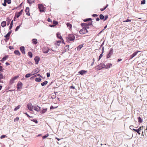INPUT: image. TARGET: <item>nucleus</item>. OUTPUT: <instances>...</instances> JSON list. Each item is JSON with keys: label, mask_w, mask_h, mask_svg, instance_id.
I'll return each instance as SVG.
<instances>
[{"label": "nucleus", "mask_w": 147, "mask_h": 147, "mask_svg": "<svg viewBox=\"0 0 147 147\" xmlns=\"http://www.w3.org/2000/svg\"><path fill=\"white\" fill-rule=\"evenodd\" d=\"M112 66V64L111 63H108L106 65L102 63L100 64V65L97 66V69L99 70L102 68H105L106 69H108L111 67Z\"/></svg>", "instance_id": "f257e3e1"}, {"label": "nucleus", "mask_w": 147, "mask_h": 147, "mask_svg": "<svg viewBox=\"0 0 147 147\" xmlns=\"http://www.w3.org/2000/svg\"><path fill=\"white\" fill-rule=\"evenodd\" d=\"M75 38L74 36L72 34H69L68 36L66 37L67 41L68 42L74 40Z\"/></svg>", "instance_id": "f03ea898"}, {"label": "nucleus", "mask_w": 147, "mask_h": 147, "mask_svg": "<svg viewBox=\"0 0 147 147\" xmlns=\"http://www.w3.org/2000/svg\"><path fill=\"white\" fill-rule=\"evenodd\" d=\"M88 32V30L86 29V28L83 27L80 31V33L81 34H83L87 33Z\"/></svg>", "instance_id": "7ed1b4c3"}, {"label": "nucleus", "mask_w": 147, "mask_h": 147, "mask_svg": "<svg viewBox=\"0 0 147 147\" xmlns=\"http://www.w3.org/2000/svg\"><path fill=\"white\" fill-rule=\"evenodd\" d=\"M38 8L39 9V11L40 12H44V7L41 4H39Z\"/></svg>", "instance_id": "20e7f679"}, {"label": "nucleus", "mask_w": 147, "mask_h": 147, "mask_svg": "<svg viewBox=\"0 0 147 147\" xmlns=\"http://www.w3.org/2000/svg\"><path fill=\"white\" fill-rule=\"evenodd\" d=\"M19 77V76H15L14 77L12 78L9 81V83L10 84H12L15 81V80L18 78Z\"/></svg>", "instance_id": "39448f33"}, {"label": "nucleus", "mask_w": 147, "mask_h": 147, "mask_svg": "<svg viewBox=\"0 0 147 147\" xmlns=\"http://www.w3.org/2000/svg\"><path fill=\"white\" fill-rule=\"evenodd\" d=\"M40 107L38 105H33V109H34L37 111H39L40 110Z\"/></svg>", "instance_id": "423d86ee"}, {"label": "nucleus", "mask_w": 147, "mask_h": 147, "mask_svg": "<svg viewBox=\"0 0 147 147\" xmlns=\"http://www.w3.org/2000/svg\"><path fill=\"white\" fill-rule=\"evenodd\" d=\"M50 49L49 48L47 47H45L43 48L42 51L43 52L45 53H48Z\"/></svg>", "instance_id": "0eeeda50"}, {"label": "nucleus", "mask_w": 147, "mask_h": 147, "mask_svg": "<svg viewBox=\"0 0 147 147\" xmlns=\"http://www.w3.org/2000/svg\"><path fill=\"white\" fill-rule=\"evenodd\" d=\"M33 106L31 104H28L27 105L28 109L31 111H33Z\"/></svg>", "instance_id": "6e6552de"}, {"label": "nucleus", "mask_w": 147, "mask_h": 147, "mask_svg": "<svg viewBox=\"0 0 147 147\" xmlns=\"http://www.w3.org/2000/svg\"><path fill=\"white\" fill-rule=\"evenodd\" d=\"M20 50L21 51L22 53L23 54H25V48L24 46H21L20 47Z\"/></svg>", "instance_id": "1a4fd4ad"}, {"label": "nucleus", "mask_w": 147, "mask_h": 147, "mask_svg": "<svg viewBox=\"0 0 147 147\" xmlns=\"http://www.w3.org/2000/svg\"><path fill=\"white\" fill-rule=\"evenodd\" d=\"M17 88L20 89L22 86V84L20 82H19L17 85Z\"/></svg>", "instance_id": "9d476101"}, {"label": "nucleus", "mask_w": 147, "mask_h": 147, "mask_svg": "<svg viewBox=\"0 0 147 147\" xmlns=\"http://www.w3.org/2000/svg\"><path fill=\"white\" fill-rule=\"evenodd\" d=\"M113 53V50L112 49H110L109 54L107 56V58H109L111 56L112 54Z\"/></svg>", "instance_id": "9b49d317"}, {"label": "nucleus", "mask_w": 147, "mask_h": 147, "mask_svg": "<svg viewBox=\"0 0 147 147\" xmlns=\"http://www.w3.org/2000/svg\"><path fill=\"white\" fill-rule=\"evenodd\" d=\"M34 60L36 64H37L38 63V62L40 60V58L38 57H36L34 58Z\"/></svg>", "instance_id": "f8f14e48"}, {"label": "nucleus", "mask_w": 147, "mask_h": 147, "mask_svg": "<svg viewBox=\"0 0 147 147\" xmlns=\"http://www.w3.org/2000/svg\"><path fill=\"white\" fill-rule=\"evenodd\" d=\"M25 12L26 14L28 16H30L29 9L28 7H26L25 9Z\"/></svg>", "instance_id": "ddd939ff"}, {"label": "nucleus", "mask_w": 147, "mask_h": 147, "mask_svg": "<svg viewBox=\"0 0 147 147\" xmlns=\"http://www.w3.org/2000/svg\"><path fill=\"white\" fill-rule=\"evenodd\" d=\"M39 70L38 68L35 69L33 71L32 74H34L38 73L39 72Z\"/></svg>", "instance_id": "4468645a"}, {"label": "nucleus", "mask_w": 147, "mask_h": 147, "mask_svg": "<svg viewBox=\"0 0 147 147\" xmlns=\"http://www.w3.org/2000/svg\"><path fill=\"white\" fill-rule=\"evenodd\" d=\"M87 72V71L84 70H82L79 72V73L82 75H83L84 74H85Z\"/></svg>", "instance_id": "2eb2a0df"}, {"label": "nucleus", "mask_w": 147, "mask_h": 147, "mask_svg": "<svg viewBox=\"0 0 147 147\" xmlns=\"http://www.w3.org/2000/svg\"><path fill=\"white\" fill-rule=\"evenodd\" d=\"M57 37L61 39L63 41V39L62 38L61 36L60 35V34L59 32H57Z\"/></svg>", "instance_id": "dca6fc26"}, {"label": "nucleus", "mask_w": 147, "mask_h": 147, "mask_svg": "<svg viewBox=\"0 0 147 147\" xmlns=\"http://www.w3.org/2000/svg\"><path fill=\"white\" fill-rule=\"evenodd\" d=\"M14 53L16 55H18V56L20 55L21 54L20 53L18 50L15 51L14 52Z\"/></svg>", "instance_id": "f3484780"}, {"label": "nucleus", "mask_w": 147, "mask_h": 147, "mask_svg": "<svg viewBox=\"0 0 147 147\" xmlns=\"http://www.w3.org/2000/svg\"><path fill=\"white\" fill-rule=\"evenodd\" d=\"M33 75H34V74H32V73H31L30 74H26L25 75V77L26 78H29Z\"/></svg>", "instance_id": "a211bd4d"}, {"label": "nucleus", "mask_w": 147, "mask_h": 147, "mask_svg": "<svg viewBox=\"0 0 147 147\" xmlns=\"http://www.w3.org/2000/svg\"><path fill=\"white\" fill-rule=\"evenodd\" d=\"M67 27H68V28L70 30L71 29V28H72V25L71 24H70V23H67Z\"/></svg>", "instance_id": "6ab92c4d"}, {"label": "nucleus", "mask_w": 147, "mask_h": 147, "mask_svg": "<svg viewBox=\"0 0 147 147\" xmlns=\"http://www.w3.org/2000/svg\"><path fill=\"white\" fill-rule=\"evenodd\" d=\"M6 25V22L5 21H3L1 23V26L3 27Z\"/></svg>", "instance_id": "aec40b11"}, {"label": "nucleus", "mask_w": 147, "mask_h": 147, "mask_svg": "<svg viewBox=\"0 0 147 147\" xmlns=\"http://www.w3.org/2000/svg\"><path fill=\"white\" fill-rule=\"evenodd\" d=\"M32 40V43L34 44H36L38 42H37V40L36 39H33Z\"/></svg>", "instance_id": "412c9836"}, {"label": "nucleus", "mask_w": 147, "mask_h": 147, "mask_svg": "<svg viewBox=\"0 0 147 147\" xmlns=\"http://www.w3.org/2000/svg\"><path fill=\"white\" fill-rule=\"evenodd\" d=\"M23 10L22 9L19 12L18 14V15L17 16V18H18L22 14V13L23 11Z\"/></svg>", "instance_id": "4be33fe9"}, {"label": "nucleus", "mask_w": 147, "mask_h": 147, "mask_svg": "<svg viewBox=\"0 0 147 147\" xmlns=\"http://www.w3.org/2000/svg\"><path fill=\"white\" fill-rule=\"evenodd\" d=\"M48 82L47 81H45L44 82L41 83V84L42 86H44L47 84Z\"/></svg>", "instance_id": "5701e85b"}, {"label": "nucleus", "mask_w": 147, "mask_h": 147, "mask_svg": "<svg viewBox=\"0 0 147 147\" xmlns=\"http://www.w3.org/2000/svg\"><path fill=\"white\" fill-rule=\"evenodd\" d=\"M34 1L35 0H27V1L30 4H31L34 3Z\"/></svg>", "instance_id": "b1692460"}, {"label": "nucleus", "mask_w": 147, "mask_h": 147, "mask_svg": "<svg viewBox=\"0 0 147 147\" xmlns=\"http://www.w3.org/2000/svg\"><path fill=\"white\" fill-rule=\"evenodd\" d=\"M35 80L36 82H40L41 81V79L40 78H36L35 79Z\"/></svg>", "instance_id": "393cba45"}, {"label": "nucleus", "mask_w": 147, "mask_h": 147, "mask_svg": "<svg viewBox=\"0 0 147 147\" xmlns=\"http://www.w3.org/2000/svg\"><path fill=\"white\" fill-rule=\"evenodd\" d=\"M140 52V51H137L136 52L134 53L132 55L134 56V57L137 55L138 52Z\"/></svg>", "instance_id": "a878e982"}, {"label": "nucleus", "mask_w": 147, "mask_h": 147, "mask_svg": "<svg viewBox=\"0 0 147 147\" xmlns=\"http://www.w3.org/2000/svg\"><path fill=\"white\" fill-rule=\"evenodd\" d=\"M81 25L84 27H86L87 26V23H82L81 24Z\"/></svg>", "instance_id": "bb28decb"}, {"label": "nucleus", "mask_w": 147, "mask_h": 147, "mask_svg": "<svg viewBox=\"0 0 147 147\" xmlns=\"http://www.w3.org/2000/svg\"><path fill=\"white\" fill-rule=\"evenodd\" d=\"M83 47L82 45H80L77 47V50L78 51H80L81 48Z\"/></svg>", "instance_id": "cd10ccee"}, {"label": "nucleus", "mask_w": 147, "mask_h": 147, "mask_svg": "<svg viewBox=\"0 0 147 147\" xmlns=\"http://www.w3.org/2000/svg\"><path fill=\"white\" fill-rule=\"evenodd\" d=\"M8 58V56H6L5 57H3L2 59L1 60V61H2V60H3L4 61L6 60V59Z\"/></svg>", "instance_id": "c85d7f7f"}, {"label": "nucleus", "mask_w": 147, "mask_h": 147, "mask_svg": "<svg viewBox=\"0 0 147 147\" xmlns=\"http://www.w3.org/2000/svg\"><path fill=\"white\" fill-rule=\"evenodd\" d=\"M47 111V109H43L42 110L40 111V113H44Z\"/></svg>", "instance_id": "c756f323"}, {"label": "nucleus", "mask_w": 147, "mask_h": 147, "mask_svg": "<svg viewBox=\"0 0 147 147\" xmlns=\"http://www.w3.org/2000/svg\"><path fill=\"white\" fill-rule=\"evenodd\" d=\"M10 35V34H9L8 33L5 36V37L6 38L7 40L9 39V37Z\"/></svg>", "instance_id": "7c9ffc66"}, {"label": "nucleus", "mask_w": 147, "mask_h": 147, "mask_svg": "<svg viewBox=\"0 0 147 147\" xmlns=\"http://www.w3.org/2000/svg\"><path fill=\"white\" fill-rule=\"evenodd\" d=\"M138 121L140 123H141L142 122L143 120L140 117H138Z\"/></svg>", "instance_id": "2f4dec72"}, {"label": "nucleus", "mask_w": 147, "mask_h": 147, "mask_svg": "<svg viewBox=\"0 0 147 147\" xmlns=\"http://www.w3.org/2000/svg\"><path fill=\"white\" fill-rule=\"evenodd\" d=\"M21 106L20 105H18V106H17V107H16L14 109V111H16L18 109H19L20 108V107Z\"/></svg>", "instance_id": "473e14b6"}, {"label": "nucleus", "mask_w": 147, "mask_h": 147, "mask_svg": "<svg viewBox=\"0 0 147 147\" xmlns=\"http://www.w3.org/2000/svg\"><path fill=\"white\" fill-rule=\"evenodd\" d=\"M28 55L30 58L32 57V54L31 52H29L28 53Z\"/></svg>", "instance_id": "72a5a7b5"}, {"label": "nucleus", "mask_w": 147, "mask_h": 147, "mask_svg": "<svg viewBox=\"0 0 147 147\" xmlns=\"http://www.w3.org/2000/svg\"><path fill=\"white\" fill-rule=\"evenodd\" d=\"M99 17H100V18L101 20H104V16L102 14H100V15Z\"/></svg>", "instance_id": "f704fd0d"}, {"label": "nucleus", "mask_w": 147, "mask_h": 147, "mask_svg": "<svg viewBox=\"0 0 147 147\" xmlns=\"http://www.w3.org/2000/svg\"><path fill=\"white\" fill-rule=\"evenodd\" d=\"M133 130L135 131L136 132L139 134L140 135V132L139 131V130L138 129H133Z\"/></svg>", "instance_id": "c9c22d12"}, {"label": "nucleus", "mask_w": 147, "mask_h": 147, "mask_svg": "<svg viewBox=\"0 0 147 147\" xmlns=\"http://www.w3.org/2000/svg\"><path fill=\"white\" fill-rule=\"evenodd\" d=\"M49 135V134H47L45 135L44 136L42 137V138L43 139L46 138H47V137H48V136Z\"/></svg>", "instance_id": "e433bc0d"}, {"label": "nucleus", "mask_w": 147, "mask_h": 147, "mask_svg": "<svg viewBox=\"0 0 147 147\" xmlns=\"http://www.w3.org/2000/svg\"><path fill=\"white\" fill-rule=\"evenodd\" d=\"M31 121H33V122H35L36 123H38V121L37 120L33 119H31Z\"/></svg>", "instance_id": "4c0bfd02"}, {"label": "nucleus", "mask_w": 147, "mask_h": 147, "mask_svg": "<svg viewBox=\"0 0 147 147\" xmlns=\"http://www.w3.org/2000/svg\"><path fill=\"white\" fill-rule=\"evenodd\" d=\"M19 118L18 117H16V118H15V119H14V121L15 122H16V121H18L19 120Z\"/></svg>", "instance_id": "58836bf2"}, {"label": "nucleus", "mask_w": 147, "mask_h": 147, "mask_svg": "<svg viewBox=\"0 0 147 147\" xmlns=\"http://www.w3.org/2000/svg\"><path fill=\"white\" fill-rule=\"evenodd\" d=\"M87 26H91V25H92V26H93V25L92 24V22H89L88 23H87Z\"/></svg>", "instance_id": "ea45409f"}, {"label": "nucleus", "mask_w": 147, "mask_h": 147, "mask_svg": "<svg viewBox=\"0 0 147 147\" xmlns=\"http://www.w3.org/2000/svg\"><path fill=\"white\" fill-rule=\"evenodd\" d=\"M20 25L17 26L16 27V28L15 31H17L20 28Z\"/></svg>", "instance_id": "a19ab883"}, {"label": "nucleus", "mask_w": 147, "mask_h": 147, "mask_svg": "<svg viewBox=\"0 0 147 147\" xmlns=\"http://www.w3.org/2000/svg\"><path fill=\"white\" fill-rule=\"evenodd\" d=\"M6 3H7L8 4H9L11 3V0H6Z\"/></svg>", "instance_id": "79ce46f5"}, {"label": "nucleus", "mask_w": 147, "mask_h": 147, "mask_svg": "<svg viewBox=\"0 0 147 147\" xmlns=\"http://www.w3.org/2000/svg\"><path fill=\"white\" fill-rule=\"evenodd\" d=\"M6 0H4V3L3 4V5L4 6H5L6 5Z\"/></svg>", "instance_id": "37998d69"}, {"label": "nucleus", "mask_w": 147, "mask_h": 147, "mask_svg": "<svg viewBox=\"0 0 147 147\" xmlns=\"http://www.w3.org/2000/svg\"><path fill=\"white\" fill-rule=\"evenodd\" d=\"M145 1L144 0H142L141 1V4H144L145 3Z\"/></svg>", "instance_id": "c03bdc74"}, {"label": "nucleus", "mask_w": 147, "mask_h": 147, "mask_svg": "<svg viewBox=\"0 0 147 147\" xmlns=\"http://www.w3.org/2000/svg\"><path fill=\"white\" fill-rule=\"evenodd\" d=\"M131 20H129V19H127L126 20H125V21H123V22H131Z\"/></svg>", "instance_id": "a18cd8bd"}, {"label": "nucleus", "mask_w": 147, "mask_h": 147, "mask_svg": "<svg viewBox=\"0 0 147 147\" xmlns=\"http://www.w3.org/2000/svg\"><path fill=\"white\" fill-rule=\"evenodd\" d=\"M102 53L99 56V59L98 61H99L100 59V58L102 57Z\"/></svg>", "instance_id": "49530a36"}, {"label": "nucleus", "mask_w": 147, "mask_h": 147, "mask_svg": "<svg viewBox=\"0 0 147 147\" xmlns=\"http://www.w3.org/2000/svg\"><path fill=\"white\" fill-rule=\"evenodd\" d=\"M143 129V126H142L141 127H140L138 129L139 130V131H140L141 129Z\"/></svg>", "instance_id": "de8ad7c7"}, {"label": "nucleus", "mask_w": 147, "mask_h": 147, "mask_svg": "<svg viewBox=\"0 0 147 147\" xmlns=\"http://www.w3.org/2000/svg\"><path fill=\"white\" fill-rule=\"evenodd\" d=\"M69 45H67L65 47V49H67L68 50H69Z\"/></svg>", "instance_id": "09e8293b"}, {"label": "nucleus", "mask_w": 147, "mask_h": 147, "mask_svg": "<svg viewBox=\"0 0 147 147\" xmlns=\"http://www.w3.org/2000/svg\"><path fill=\"white\" fill-rule=\"evenodd\" d=\"M57 107H54L53 106H51L50 107V109H53L57 108Z\"/></svg>", "instance_id": "8fccbe9b"}, {"label": "nucleus", "mask_w": 147, "mask_h": 147, "mask_svg": "<svg viewBox=\"0 0 147 147\" xmlns=\"http://www.w3.org/2000/svg\"><path fill=\"white\" fill-rule=\"evenodd\" d=\"M133 127H134V126L133 125H130L129 126V128L131 130H133V129H134L133 128Z\"/></svg>", "instance_id": "3c124183"}, {"label": "nucleus", "mask_w": 147, "mask_h": 147, "mask_svg": "<svg viewBox=\"0 0 147 147\" xmlns=\"http://www.w3.org/2000/svg\"><path fill=\"white\" fill-rule=\"evenodd\" d=\"M53 23L54 24L56 25L58 23V22H57L56 21H53Z\"/></svg>", "instance_id": "603ef678"}, {"label": "nucleus", "mask_w": 147, "mask_h": 147, "mask_svg": "<svg viewBox=\"0 0 147 147\" xmlns=\"http://www.w3.org/2000/svg\"><path fill=\"white\" fill-rule=\"evenodd\" d=\"M47 77H49L50 76V73H47Z\"/></svg>", "instance_id": "864d4df0"}, {"label": "nucleus", "mask_w": 147, "mask_h": 147, "mask_svg": "<svg viewBox=\"0 0 147 147\" xmlns=\"http://www.w3.org/2000/svg\"><path fill=\"white\" fill-rule=\"evenodd\" d=\"M107 18H108L107 16H105V17H104V21L106 20L107 19Z\"/></svg>", "instance_id": "5fc2aeb1"}, {"label": "nucleus", "mask_w": 147, "mask_h": 147, "mask_svg": "<svg viewBox=\"0 0 147 147\" xmlns=\"http://www.w3.org/2000/svg\"><path fill=\"white\" fill-rule=\"evenodd\" d=\"M6 136L5 135H2L1 136V138H5V137Z\"/></svg>", "instance_id": "6e6d98bb"}, {"label": "nucleus", "mask_w": 147, "mask_h": 147, "mask_svg": "<svg viewBox=\"0 0 147 147\" xmlns=\"http://www.w3.org/2000/svg\"><path fill=\"white\" fill-rule=\"evenodd\" d=\"M47 21L49 22H52L51 20L49 18H48L47 19Z\"/></svg>", "instance_id": "4d7b16f0"}, {"label": "nucleus", "mask_w": 147, "mask_h": 147, "mask_svg": "<svg viewBox=\"0 0 147 147\" xmlns=\"http://www.w3.org/2000/svg\"><path fill=\"white\" fill-rule=\"evenodd\" d=\"M12 25H10H10L9 27V30H11V28H12Z\"/></svg>", "instance_id": "13d9d810"}, {"label": "nucleus", "mask_w": 147, "mask_h": 147, "mask_svg": "<svg viewBox=\"0 0 147 147\" xmlns=\"http://www.w3.org/2000/svg\"><path fill=\"white\" fill-rule=\"evenodd\" d=\"M104 47H103L102 48V54H103V52H104Z\"/></svg>", "instance_id": "bf43d9fd"}, {"label": "nucleus", "mask_w": 147, "mask_h": 147, "mask_svg": "<svg viewBox=\"0 0 147 147\" xmlns=\"http://www.w3.org/2000/svg\"><path fill=\"white\" fill-rule=\"evenodd\" d=\"M134 57V56L133 55H131L130 56V59H132Z\"/></svg>", "instance_id": "052dcab7"}, {"label": "nucleus", "mask_w": 147, "mask_h": 147, "mask_svg": "<svg viewBox=\"0 0 147 147\" xmlns=\"http://www.w3.org/2000/svg\"><path fill=\"white\" fill-rule=\"evenodd\" d=\"M70 88L74 89L75 88L74 86H72L70 87Z\"/></svg>", "instance_id": "680f3d73"}, {"label": "nucleus", "mask_w": 147, "mask_h": 147, "mask_svg": "<svg viewBox=\"0 0 147 147\" xmlns=\"http://www.w3.org/2000/svg\"><path fill=\"white\" fill-rule=\"evenodd\" d=\"M98 16V15L96 14H94L92 15V16L93 17H96Z\"/></svg>", "instance_id": "e2e57ef3"}, {"label": "nucleus", "mask_w": 147, "mask_h": 147, "mask_svg": "<svg viewBox=\"0 0 147 147\" xmlns=\"http://www.w3.org/2000/svg\"><path fill=\"white\" fill-rule=\"evenodd\" d=\"M2 68L3 67L1 66H0V71H2Z\"/></svg>", "instance_id": "0e129e2a"}, {"label": "nucleus", "mask_w": 147, "mask_h": 147, "mask_svg": "<svg viewBox=\"0 0 147 147\" xmlns=\"http://www.w3.org/2000/svg\"><path fill=\"white\" fill-rule=\"evenodd\" d=\"M5 64L7 65H9V64L7 62Z\"/></svg>", "instance_id": "69168bd1"}, {"label": "nucleus", "mask_w": 147, "mask_h": 147, "mask_svg": "<svg viewBox=\"0 0 147 147\" xmlns=\"http://www.w3.org/2000/svg\"><path fill=\"white\" fill-rule=\"evenodd\" d=\"M100 20L99 18H97L96 19V20L97 21H99Z\"/></svg>", "instance_id": "338daca9"}, {"label": "nucleus", "mask_w": 147, "mask_h": 147, "mask_svg": "<svg viewBox=\"0 0 147 147\" xmlns=\"http://www.w3.org/2000/svg\"><path fill=\"white\" fill-rule=\"evenodd\" d=\"M105 10L104 9V8H102L100 9V10L102 11H103Z\"/></svg>", "instance_id": "774afa93"}]
</instances>
